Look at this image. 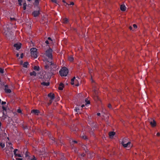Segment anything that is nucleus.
<instances>
[{
	"label": "nucleus",
	"instance_id": "3",
	"mask_svg": "<svg viewBox=\"0 0 160 160\" xmlns=\"http://www.w3.org/2000/svg\"><path fill=\"white\" fill-rule=\"evenodd\" d=\"M52 50L50 48L46 51V55L50 59H52Z\"/></svg>",
	"mask_w": 160,
	"mask_h": 160
},
{
	"label": "nucleus",
	"instance_id": "53",
	"mask_svg": "<svg viewBox=\"0 0 160 160\" xmlns=\"http://www.w3.org/2000/svg\"><path fill=\"white\" fill-rule=\"evenodd\" d=\"M97 115L98 116H100L101 114L100 113H97Z\"/></svg>",
	"mask_w": 160,
	"mask_h": 160
},
{
	"label": "nucleus",
	"instance_id": "55",
	"mask_svg": "<svg viewBox=\"0 0 160 160\" xmlns=\"http://www.w3.org/2000/svg\"><path fill=\"white\" fill-rule=\"evenodd\" d=\"M16 56H17V57H18L19 56V53H17V54H16Z\"/></svg>",
	"mask_w": 160,
	"mask_h": 160
},
{
	"label": "nucleus",
	"instance_id": "31",
	"mask_svg": "<svg viewBox=\"0 0 160 160\" xmlns=\"http://www.w3.org/2000/svg\"><path fill=\"white\" fill-rule=\"evenodd\" d=\"M22 127L24 129L28 128L27 126L26 125H22Z\"/></svg>",
	"mask_w": 160,
	"mask_h": 160
},
{
	"label": "nucleus",
	"instance_id": "13",
	"mask_svg": "<svg viewBox=\"0 0 160 160\" xmlns=\"http://www.w3.org/2000/svg\"><path fill=\"white\" fill-rule=\"evenodd\" d=\"M120 9L122 11H125L126 9V7L124 4H122L120 6Z\"/></svg>",
	"mask_w": 160,
	"mask_h": 160
},
{
	"label": "nucleus",
	"instance_id": "19",
	"mask_svg": "<svg viewBox=\"0 0 160 160\" xmlns=\"http://www.w3.org/2000/svg\"><path fill=\"white\" fill-rule=\"evenodd\" d=\"M63 23L64 24H67L68 22V19L66 18H64L63 20Z\"/></svg>",
	"mask_w": 160,
	"mask_h": 160
},
{
	"label": "nucleus",
	"instance_id": "34",
	"mask_svg": "<svg viewBox=\"0 0 160 160\" xmlns=\"http://www.w3.org/2000/svg\"><path fill=\"white\" fill-rule=\"evenodd\" d=\"M2 109H3V111H6L7 110V108H6V107H4V106H2Z\"/></svg>",
	"mask_w": 160,
	"mask_h": 160
},
{
	"label": "nucleus",
	"instance_id": "45",
	"mask_svg": "<svg viewBox=\"0 0 160 160\" xmlns=\"http://www.w3.org/2000/svg\"><path fill=\"white\" fill-rule=\"evenodd\" d=\"M10 19L11 21H14L15 20V19L14 18H10Z\"/></svg>",
	"mask_w": 160,
	"mask_h": 160
},
{
	"label": "nucleus",
	"instance_id": "5",
	"mask_svg": "<svg viewBox=\"0 0 160 160\" xmlns=\"http://www.w3.org/2000/svg\"><path fill=\"white\" fill-rule=\"evenodd\" d=\"M93 99L96 102L100 101V99L98 96V91L95 90L94 91V93L93 94Z\"/></svg>",
	"mask_w": 160,
	"mask_h": 160
},
{
	"label": "nucleus",
	"instance_id": "11",
	"mask_svg": "<svg viewBox=\"0 0 160 160\" xmlns=\"http://www.w3.org/2000/svg\"><path fill=\"white\" fill-rule=\"evenodd\" d=\"M48 95L49 97L50 98V99L53 100L55 98V95L54 93H50Z\"/></svg>",
	"mask_w": 160,
	"mask_h": 160
},
{
	"label": "nucleus",
	"instance_id": "17",
	"mask_svg": "<svg viewBox=\"0 0 160 160\" xmlns=\"http://www.w3.org/2000/svg\"><path fill=\"white\" fill-rule=\"evenodd\" d=\"M49 84H50V83L49 82H43L41 83L42 85H44V86H49Z\"/></svg>",
	"mask_w": 160,
	"mask_h": 160
},
{
	"label": "nucleus",
	"instance_id": "10",
	"mask_svg": "<svg viewBox=\"0 0 160 160\" xmlns=\"http://www.w3.org/2000/svg\"><path fill=\"white\" fill-rule=\"evenodd\" d=\"M150 124L152 127H155L156 126V123L154 120H153L152 121L150 122Z\"/></svg>",
	"mask_w": 160,
	"mask_h": 160
},
{
	"label": "nucleus",
	"instance_id": "44",
	"mask_svg": "<svg viewBox=\"0 0 160 160\" xmlns=\"http://www.w3.org/2000/svg\"><path fill=\"white\" fill-rule=\"evenodd\" d=\"M23 57V54L22 53L21 54L20 57L21 58H22Z\"/></svg>",
	"mask_w": 160,
	"mask_h": 160
},
{
	"label": "nucleus",
	"instance_id": "37",
	"mask_svg": "<svg viewBox=\"0 0 160 160\" xmlns=\"http://www.w3.org/2000/svg\"><path fill=\"white\" fill-rule=\"evenodd\" d=\"M33 158H32L30 160H37V159L34 156H33Z\"/></svg>",
	"mask_w": 160,
	"mask_h": 160
},
{
	"label": "nucleus",
	"instance_id": "33",
	"mask_svg": "<svg viewBox=\"0 0 160 160\" xmlns=\"http://www.w3.org/2000/svg\"><path fill=\"white\" fill-rule=\"evenodd\" d=\"M3 116H4L5 118H6V117L8 116L7 115V113H5L4 112H3Z\"/></svg>",
	"mask_w": 160,
	"mask_h": 160
},
{
	"label": "nucleus",
	"instance_id": "64",
	"mask_svg": "<svg viewBox=\"0 0 160 160\" xmlns=\"http://www.w3.org/2000/svg\"><path fill=\"white\" fill-rule=\"evenodd\" d=\"M1 82V79H0V82Z\"/></svg>",
	"mask_w": 160,
	"mask_h": 160
},
{
	"label": "nucleus",
	"instance_id": "4",
	"mask_svg": "<svg viewBox=\"0 0 160 160\" xmlns=\"http://www.w3.org/2000/svg\"><path fill=\"white\" fill-rule=\"evenodd\" d=\"M71 84L72 85H75L76 86H79V83L78 80L75 79V77H74L71 80Z\"/></svg>",
	"mask_w": 160,
	"mask_h": 160
},
{
	"label": "nucleus",
	"instance_id": "23",
	"mask_svg": "<svg viewBox=\"0 0 160 160\" xmlns=\"http://www.w3.org/2000/svg\"><path fill=\"white\" fill-rule=\"evenodd\" d=\"M85 102H86V104H89L90 103V101L88 100V99L86 98L85 100Z\"/></svg>",
	"mask_w": 160,
	"mask_h": 160
},
{
	"label": "nucleus",
	"instance_id": "22",
	"mask_svg": "<svg viewBox=\"0 0 160 160\" xmlns=\"http://www.w3.org/2000/svg\"><path fill=\"white\" fill-rule=\"evenodd\" d=\"M68 60L70 62H72L74 60V58L72 57H69L68 58Z\"/></svg>",
	"mask_w": 160,
	"mask_h": 160
},
{
	"label": "nucleus",
	"instance_id": "50",
	"mask_svg": "<svg viewBox=\"0 0 160 160\" xmlns=\"http://www.w3.org/2000/svg\"><path fill=\"white\" fill-rule=\"evenodd\" d=\"M45 42L47 44H49V43L48 41L47 40H46Z\"/></svg>",
	"mask_w": 160,
	"mask_h": 160
},
{
	"label": "nucleus",
	"instance_id": "56",
	"mask_svg": "<svg viewBox=\"0 0 160 160\" xmlns=\"http://www.w3.org/2000/svg\"><path fill=\"white\" fill-rule=\"evenodd\" d=\"M8 144H9V145H12V143H11V142H9V143H8Z\"/></svg>",
	"mask_w": 160,
	"mask_h": 160
},
{
	"label": "nucleus",
	"instance_id": "28",
	"mask_svg": "<svg viewBox=\"0 0 160 160\" xmlns=\"http://www.w3.org/2000/svg\"><path fill=\"white\" fill-rule=\"evenodd\" d=\"M0 146L2 148H3L5 147L4 143L1 142L0 144Z\"/></svg>",
	"mask_w": 160,
	"mask_h": 160
},
{
	"label": "nucleus",
	"instance_id": "59",
	"mask_svg": "<svg viewBox=\"0 0 160 160\" xmlns=\"http://www.w3.org/2000/svg\"><path fill=\"white\" fill-rule=\"evenodd\" d=\"M84 106V105H82V107H83Z\"/></svg>",
	"mask_w": 160,
	"mask_h": 160
},
{
	"label": "nucleus",
	"instance_id": "60",
	"mask_svg": "<svg viewBox=\"0 0 160 160\" xmlns=\"http://www.w3.org/2000/svg\"><path fill=\"white\" fill-rule=\"evenodd\" d=\"M75 110H76V111L77 112L78 109L77 108H76L75 109Z\"/></svg>",
	"mask_w": 160,
	"mask_h": 160
},
{
	"label": "nucleus",
	"instance_id": "35",
	"mask_svg": "<svg viewBox=\"0 0 160 160\" xmlns=\"http://www.w3.org/2000/svg\"><path fill=\"white\" fill-rule=\"evenodd\" d=\"M5 89H4V90L5 91H6V90L7 89H8V85H6L5 86Z\"/></svg>",
	"mask_w": 160,
	"mask_h": 160
},
{
	"label": "nucleus",
	"instance_id": "12",
	"mask_svg": "<svg viewBox=\"0 0 160 160\" xmlns=\"http://www.w3.org/2000/svg\"><path fill=\"white\" fill-rule=\"evenodd\" d=\"M64 87V84L62 83H60L59 87H58V89L60 90H63V88Z\"/></svg>",
	"mask_w": 160,
	"mask_h": 160
},
{
	"label": "nucleus",
	"instance_id": "36",
	"mask_svg": "<svg viewBox=\"0 0 160 160\" xmlns=\"http://www.w3.org/2000/svg\"><path fill=\"white\" fill-rule=\"evenodd\" d=\"M17 112L18 113H21L22 112V111L20 109H18L17 110Z\"/></svg>",
	"mask_w": 160,
	"mask_h": 160
},
{
	"label": "nucleus",
	"instance_id": "9",
	"mask_svg": "<svg viewBox=\"0 0 160 160\" xmlns=\"http://www.w3.org/2000/svg\"><path fill=\"white\" fill-rule=\"evenodd\" d=\"M50 66L49 61H47L46 62V65L44 66V68L45 69H48Z\"/></svg>",
	"mask_w": 160,
	"mask_h": 160
},
{
	"label": "nucleus",
	"instance_id": "15",
	"mask_svg": "<svg viewBox=\"0 0 160 160\" xmlns=\"http://www.w3.org/2000/svg\"><path fill=\"white\" fill-rule=\"evenodd\" d=\"M115 133L114 132H110L109 133V135L111 138V137H113L115 135Z\"/></svg>",
	"mask_w": 160,
	"mask_h": 160
},
{
	"label": "nucleus",
	"instance_id": "6",
	"mask_svg": "<svg viewBox=\"0 0 160 160\" xmlns=\"http://www.w3.org/2000/svg\"><path fill=\"white\" fill-rule=\"evenodd\" d=\"M121 144L124 147L126 148L127 147H130V146L131 142H129L127 143L124 144V141H122L121 142Z\"/></svg>",
	"mask_w": 160,
	"mask_h": 160
},
{
	"label": "nucleus",
	"instance_id": "47",
	"mask_svg": "<svg viewBox=\"0 0 160 160\" xmlns=\"http://www.w3.org/2000/svg\"><path fill=\"white\" fill-rule=\"evenodd\" d=\"M74 3L73 2H71L69 5H74Z\"/></svg>",
	"mask_w": 160,
	"mask_h": 160
},
{
	"label": "nucleus",
	"instance_id": "39",
	"mask_svg": "<svg viewBox=\"0 0 160 160\" xmlns=\"http://www.w3.org/2000/svg\"><path fill=\"white\" fill-rule=\"evenodd\" d=\"M22 157V156H21V155L20 154H17V157Z\"/></svg>",
	"mask_w": 160,
	"mask_h": 160
},
{
	"label": "nucleus",
	"instance_id": "30",
	"mask_svg": "<svg viewBox=\"0 0 160 160\" xmlns=\"http://www.w3.org/2000/svg\"><path fill=\"white\" fill-rule=\"evenodd\" d=\"M22 0H18V2L19 5L20 6L22 5Z\"/></svg>",
	"mask_w": 160,
	"mask_h": 160
},
{
	"label": "nucleus",
	"instance_id": "63",
	"mask_svg": "<svg viewBox=\"0 0 160 160\" xmlns=\"http://www.w3.org/2000/svg\"><path fill=\"white\" fill-rule=\"evenodd\" d=\"M1 99H0V103H1Z\"/></svg>",
	"mask_w": 160,
	"mask_h": 160
},
{
	"label": "nucleus",
	"instance_id": "24",
	"mask_svg": "<svg viewBox=\"0 0 160 160\" xmlns=\"http://www.w3.org/2000/svg\"><path fill=\"white\" fill-rule=\"evenodd\" d=\"M34 69L37 71H39V66H35L34 67Z\"/></svg>",
	"mask_w": 160,
	"mask_h": 160
},
{
	"label": "nucleus",
	"instance_id": "2",
	"mask_svg": "<svg viewBox=\"0 0 160 160\" xmlns=\"http://www.w3.org/2000/svg\"><path fill=\"white\" fill-rule=\"evenodd\" d=\"M31 56L34 58H36L37 57L38 54V49L36 48H32L31 49Z\"/></svg>",
	"mask_w": 160,
	"mask_h": 160
},
{
	"label": "nucleus",
	"instance_id": "26",
	"mask_svg": "<svg viewBox=\"0 0 160 160\" xmlns=\"http://www.w3.org/2000/svg\"><path fill=\"white\" fill-rule=\"evenodd\" d=\"M5 92L6 93H11V91L10 89H7L6 91H5Z\"/></svg>",
	"mask_w": 160,
	"mask_h": 160
},
{
	"label": "nucleus",
	"instance_id": "41",
	"mask_svg": "<svg viewBox=\"0 0 160 160\" xmlns=\"http://www.w3.org/2000/svg\"><path fill=\"white\" fill-rule=\"evenodd\" d=\"M82 138L84 139H87V136H82Z\"/></svg>",
	"mask_w": 160,
	"mask_h": 160
},
{
	"label": "nucleus",
	"instance_id": "25",
	"mask_svg": "<svg viewBox=\"0 0 160 160\" xmlns=\"http://www.w3.org/2000/svg\"><path fill=\"white\" fill-rule=\"evenodd\" d=\"M39 0H35V4L37 5L39 4Z\"/></svg>",
	"mask_w": 160,
	"mask_h": 160
},
{
	"label": "nucleus",
	"instance_id": "58",
	"mask_svg": "<svg viewBox=\"0 0 160 160\" xmlns=\"http://www.w3.org/2000/svg\"><path fill=\"white\" fill-rule=\"evenodd\" d=\"M62 2H65V0H62Z\"/></svg>",
	"mask_w": 160,
	"mask_h": 160
},
{
	"label": "nucleus",
	"instance_id": "21",
	"mask_svg": "<svg viewBox=\"0 0 160 160\" xmlns=\"http://www.w3.org/2000/svg\"><path fill=\"white\" fill-rule=\"evenodd\" d=\"M18 151V149H15L13 151L15 157H17V154L16 153V152Z\"/></svg>",
	"mask_w": 160,
	"mask_h": 160
},
{
	"label": "nucleus",
	"instance_id": "7",
	"mask_svg": "<svg viewBox=\"0 0 160 160\" xmlns=\"http://www.w3.org/2000/svg\"><path fill=\"white\" fill-rule=\"evenodd\" d=\"M40 14L39 11H35L32 12V15L34 17L38 16Z\"/></svg>",
	"mask_w": 160,
	"mask_h": 160
},
{
	"label": "nucleus",
	"instance_id": "52",
	"mask_svg": "<svg viewBox=\"0 0 160 160\" xmlns=\"http://www.w3.org/2000/svg\"><path fill=\"white\" fill-rule=\"evenodd\" d=\"M72 142H74V143H77V142H77V141H75V140H74V141H72Z\"/></svg>",
	"mask_w": 160,
	"mask_h": 160
},
{
	"label": "nucleus",
	"instance_id": "43",
	"mask_svg": "<svg viewBox=\"0 0 160 160\" xmlns=\"http://www.w3.org/2000/svg\"><path fill=\"white\" fill-rule=\"evenodd\" d=\"M81 156L82 157H84L85 155H86V154H85V153H82L81 155Z\"/></svg>",
	"mask_w": 160,
	"mask_h": 160
},
{
	"label": "nucleus",
	"instance_id": "38",
	"mask_svg": "<svg viewBox=\"0 0 160 160\" xmlns=\"http://www.w3.org/2000/svg\"><path fill=\"white\" fill-rule=\"evenodd\" d=\"M108 107L109 108H112V105L110 104H109Z\"/></svg>",
	"mask_w": 160,
	"mask_h": 160
},
{
	"label": "nucleus",
	"instance_id": "51",
	"mask_svg": "<svg viewBox=\"0 0 160 160\" xmlns=\"http://www.w3.org/2000/svg\"><path fill=\"white\" fill-rule=\"evenodd\" d=\"M16 160H22V159L21 158H16Z\"/></svg>",
	"mask_w": 160,
	"mask_h": 160
},
{
	"label": "nucleus",
	"instance_id": "40",
	"mask_svg": "<svg viewBox=\"0 0 160 160\" xmlns=\"http://www.w3.org/2000/svg\"><path fill=\"white\" fill-rule=\"evenodd\" d=\"M51 1L55 3H57V0H51Z\"/></svg>",
	"mask_w": 160,
	"mask_h": 160
},
{
	"label": "nucleus",
	"instance_id": "29",
	"mask_svg": "<svg viewBox=\"0 0 160 160\" xmlns=\"http://www.w3.org/2000/svg\"><path fill=\"white\" fill-rule=\"evenodd\" d=\"M52 100L50 99L49 101V102H48L47 103V104L48 105V106H49L50 105H51V103L52 102Z\"/></svg>",
	"mask_w": 160,
	"mask_h": 160
},
{
	"label": "nucleus",
	"instance_id": "61",
	"mask_svg": "<svg viewBox=\"0 0 160 160\" xmlns=\"http://www.w3.org/2000/svg\"><path fill=\"white\" fill-rule=\"evenodd\" d=\"M10 148H11V149H13V148H12V147H11Z\"/></svg>",
	"mask_w": 160,
	"mask_h": 160
},
{
	"label": "nucleus",
	"instance_id": "49",
	"mask_svg": "<svg viewBox=\"0 0 160 160\" xmlns=\"http://www.w3.org/2000/svg\"><path fill=\"white\" fill-rule=\"evenodd\" d=\"M129 29L131 30L132 29V27L131 26H130L129 27Z\"/></svg>",
	"mask_w": 160,
	"mask_h": 160
},
{
	"label": "nucleus",
	"instance_id": "20",
	"mask_svg": "<svg viewBox=\"0 0 160 160\" xmlns=\"http://www.w3.org/2000/svg\"><path fill=\"white\" fill-rule=\"evenodd\" d=\"M36 73L35 72V71H33L32 72H31L30 73V76H32L33 75L34 76H36Z\"/></svg>",
	"mask_w": 160,
	"mask_h": 160
},
{
	"label": "nucleus",
	"instance_id": "27",
	"mask_svg": "<svg viewBox=\"0 0 160 160\" xmlns=\"http://www.w3.org/2000/svg\"><path fill=\"white\" fill-rule=\"evenodd\" d=\"M23 9L24 10H25L26 9V7L27 6V4L26 2L23 3Z\"/></svg>",
	"mask_w": 160,
	"mask_h": 160
},
{
	"label": "nucleus",
	"instance_id": "62",
	"mask_svg": "<svg viewBox=\"0 0 160 160\" xmlns=\"http://www.w3.org/2000/svg\"><path fill=\"white\" fill-rule=\"evenodd\" d=\"M28 1H31L32 0H27Z\"/></svg>",
	"mask_w": 160,
	"mask_h": 160
},
{
	"label": "nucleus",
	"instance_id": "16",
	"mask_svg": "<svg viewBox=\"0 0 160 160\" xmlns=\"http://www.w3.org/2000/svg\"><path fill=\"white\" fill-rule=\"evenodd\" d=\"M31 112L32 113H34L35 114H36V113H39V111L38 110L33 109V110H32Z\"/></svg>",
	"mask_w": 160,
	"mask_h": 160
},
{
	"label": "nucleus",
	"instance_id": "48",
	"mask_svg": "<svg viewBox=\"0 0 160 160\" xmlns=\"http://www.w3.org/2000/svg\"><path fill=\"white\" fill-rule=\"evenodd\" d=\"M157 136H160V133L159 132H158L157 133Z\"/></svg>",
	"mask_w": 160,
	"mask_h": 160
},
{
	"label": "nucleus",
	"instance_id": "57",
	"mask_svg": "<svg viewBox=\"0 0 160 160\" xmlns=\"http://www.w3.org/2000/svg\"><path fill=\"white\" fill-rule=\"evenodd\" d=\"M1 125H2L1 123V122H0V127H1Z\"/></svg>",
	"mask_w": 160,
	"mask_h": 160
},
{
	"label": "nucleus",
	"instance_id": "14",
	"mask_svg": "<svg viewBox=\"0 0 160 160\" xmlns=\"http://www.w3.org/2000/svg\"><path fill=\"white\" fill-rule=\"evenodd\" d=\"M49 61L50 63V66L52 65L53 66L54 68H56V64L52 62V59H51L49 60Z\"/></svg>",
	"mask_w": 160,
	"mask_h": 160
},
{
	"label": "nucleus",
	"instance_id": "42",
	"mask_svg": "<svg viewBox=\"0 0 160 160\" xmlns=\"http://www.w3.org/2000/svg\"><path fill=\"white\" fill-rule=\"evenodd\" d=\"M133 27L135 28H137V25L135 24H134L133 25Z\"/></svg>",
	"mask_w": 160,
	"mask_h": 160
},
{
	"label": "nucleus",
	"instance_id": "18",
	"mask_svg": "<svg viewBox=\"0 0 160 160\" xmlns=\"http://www.w3.org/2000/svg\"><path fill=\"white\" fill-rule=\"evenodd\" d=\"M28 65V63L27 62H26L23 64V66L25 68H27Z\"/></svg>",
	"mask_w": 160,
	"mask_h": 160
},
{
	"label": "nucleus",
	"instance_id": "54",
	"mask_svg": "<svg viewBox=\"0 0 160 160\" xmlns=\"http://www.w3.org/2000/svg\"><path fill=\"white\" fill-rule=\"evenodd\" d=\"M48 39L49 40H51V41H52V40L51 39V38L50 37H48Z\"/></svg>",
	"mask_w": 160,
	"mask_h": 160
},
{
	"label": "nucleus",
	"instance_id": "8",
	"mask_svg": "<svg viewBox=\"0 0 160 160\" xmlns=\"http://www.w3.org/2000/svg\"><path fill=\"white\" fill-rule=\"evenodd\" d=\"M21 43H16L14 45V47L16 48V49L18 50L21 48Z\"/></svg>",
	"mask_w": 160,
	"mask_h": 160
},
{
	"label": "nucleus",
	"instance_id": "32",
	"mask_svg": "<svg viewBox=\"0 0 160 160\" xmlns=\"http://www.w3.org/2000/svg\"><path fill=\"white\" fill-rule=\"evenodd\" d=\"M0 72L2 74L4 73V69L1 68H0Z\"/></svg>",
	"mask_w": 160,
	"mask_h": 160
},
{
	"label": "nucleus",
	"instance_id": "46",
	"mask_svg": "<svg viewBox=\"0 0 160 160\" xmlns=\"http://www.w3.org/2000/svg\"><path fill=\"white\" fill-rule=\"evenodd\" d=\"M5 104H6V102H3V101L2 102V105Z\"/></svg>",
	"mask_w": 160,
	"mask_h": 160
},
{
	"label": "nucleus",
	"instance_id": "1",
	"mask_svg": "<svg viewBox=\"0 0 160 160\" xmlns=\"http://www.w3.org/2000/svg\"><path fill=\"white\" fill-rule=\"evenodd\" d=\"M68 72V70L66 67L62 68L59 72V74L61 76H66Z\"/></svg>",
	"mask_w": 160,
	"mask_h": 160
}]
</instances>
